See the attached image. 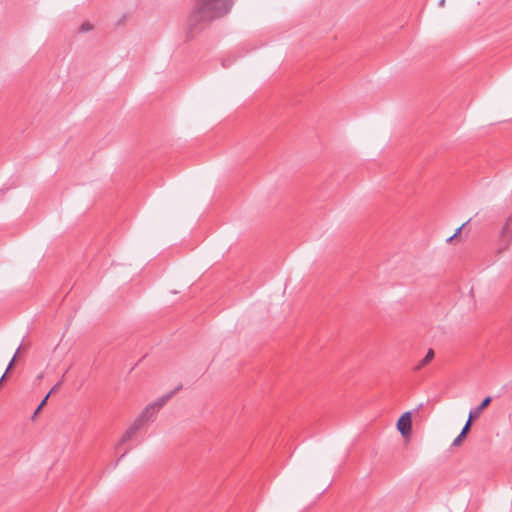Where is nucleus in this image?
Returning a JSON list of instances; mask_svg holds the SVG:
<instances>
[{"instance_id": "19", "label": "nucleus", "mask_w": 512, "mask_h": 512, "mask_svg": "<svg viewBox=\"0 0 512 512\" xmlns=\"http://www.w3.org/2000/svg\"><path fill=\"white\" fill-rule=\"evenodd\" d=\"M438 5L443 7L445 5V0H439Z\"/></svg>"}, {"instance_id": "15", "label": "nucleus", "mask_w": 512, "mask_h": 512, "mask_svg": "<svg viewBox=\"0 0 512 512\" xmlns=\"http://www.w3.org/2000/svg\"><path fill=\"white\" fill-rule=\"evenodd\" d=\"M234 62V58H224L222 59V66L224 68H228L231 66V64Z\"/></svg>"}, {"instance_id": "17", "label": "nucleus", "mask_w": 512, "mask_h": 512, "mask_svg": "<svg viewBox=\"0 0 512 512\" xmlns=\"http://www.w3.org/2000/svg\"><path fill=\"white\" fill-rule=\"evenodd\" d=\"M471 221V219L467 220L465 223H463L459 228L456 229L455 233L453 234L455 237L461 232L462 228Z\"/></svg>"}, {"instance_id": "20", "label": "nucleus", "mask_w": 512, "mask_h": 512, "mask_svg": "<svg viewBox=\"0 0 512 512\" xmlns=\"http://www.w3.org/2000/svg\"><path fill=\"white\" fill-rule=\"evenodd\" d=\"M454 238H455V236H454V235H452L451 237H449V238L447 239V242H451V241H453V239H454Z\"/></svg>"}, {"instance_id": "13", "label": "nucleus", "mask_w": 512, "mask_h": 512, "mask_svg": "<svg viewBox=\"0 0 512 512\" xmlns=\"http://www.w3.org/2000/svg\"><path fill=\"white\" fill-rule=\"evenodd\" d=\"M93 29V26L88 23V22H84L80 27H79V32L80 33H85V32H88L90 30Z\"/></svg>"}, {"instance_id": "18", "label": "nucleus", "mask_w": 512, "mask_h": 512, "mask_svg": "<svg viewBox=\"0 0 512 512\" xmlns=\"http://www.w3.org/2000/svg\"><path fill=\"white\" fill-rule=\"evenodd\" d=\"M60 387V382L56 383L52 389L49 391V396L51 395V393H53L54 391H56L58 388Z\"/></svg>"}, {"instance_id": "7", "label": "nucleus", "mask_w": 512, "mask_h": 512, "mask_svg": "<svg viewBox=\"0 0 512 512\" xmlns=\"http://www.w3.org/2000/svg\"><path fill=\"white\" fill-rule=\"evenodd\" d=\"M155 414H156V412H154L153 409L150 408V405H147L146 408L141 412V414L135 420H140L141 426L143 427L146 422L153 419Z\"/></svg>"}, {"instance_id": "10", "label": "nucleus", "mask_w": 512, "mask_h": 512, "mask_svg": "<svg viewBox=\"0 0 512 512\" xmlns=\"http://www.w3.org/2000/svg\"><path fill=\"white\" fill-rule=\"evenodd\" d=\"M21 349V346H19L14 354V356L12 357V359L10 360L7 368H6V371L4 372V374L2 375V377L0 378V384L2 383V381L5 379L6 375L8 374V372L12 369L14 363H15V360H16V357H17V354L19 353Z\"/></svg>"}, {"instance_id": "3", "label": "nucleus", "mask_w": 512, "mask_h": 512, "mask_svg": "<svg viewBox=\"0 0 512 512\" xmlns=\"http://www.w3.org/2000/svg\"><path fill=\"white\" fill-rule=\"evenodd\" d=\"M181 389H182V385L180 384L177 387H175V389H173L172 391H170L167 394L161 396L156 401L150 403L149 404L150 408H152L153 411L157 413L166 404V402L168 400H170Z\"/></svg>"}, {"instance_id": "2", "label": "nucleus", "mask_w": 512, "mask_h": 512, "mask_svg": "<svg viewBox=\"0 0 512 512\" xmlns=\"http://www.w3.org/2000/svg\"><path fill=\"white\" fill-rule=\"evenodd\" d=\"M397 429L403 437H408L412 430V413L404 412L397 421Z\"/></svg>"}, {"instance_id": "14", "label": "nucleus", "mask_w": 512, "mask_h": 512, "mask_svg": "<svg viewBox=\"0 0 512 512\" xmlns=\"http://www.w3.org/2000/svg\"><path fill=\"white\" fill-rule=\"evenodd\" d=\"M466 438V436H463L462 433H459V435L454 439L452 442V446L456 447L460 445V443Z\"/></svg>"}, {"instance_id": "1", "label": "nucleus", "mask_w": 512, "mask_h": 512, "mask_svg": "<svg viewBox=\"0 0 512 512\" xmlns=\"http://www.w3.org/2000/svg\"><path fill=\"white\" fill-rule=\"evenodd\" d=\"M232 7L231 0H196L187 20L186 38L193 39L213 21L227 15Z\"/></svg>"}, {"instance_id": "12", "label": "nucleus", "mask_w": 512, "mask_h": 512, "mask_svg": "<svg viewBox=\"0 0 512 512\" xmlns=\"http://www.w3.org/2000/svg\"><path fill=\"white\" fill-rule=\"evenodd\" d=\"M49 398V394H47L44 399L40 402V404L38 405V407L36 408L35 412H34V415H33V418L42 410V408L46 405L47 403V400Z\"/></svg>"}, {"instance_id": "16", "label": "nucleus", "mask_w": 512, "mask_h": 512, "mask_svg": "<svg viewBox=\"0 0 512 512\" xmlns=\"http://www.w3.org/2000/svg\"><path fill=\"white\" fill-rule=\"evenodd\" d=\"M129 452V449L128 450H125L124 453H122L119 458L115 461V463L113 464V468H115L118 463L127 455V453Z\"/></svg>"}, {"instance_id": "4", "label": "nucleus", "mask_w": 512, "mask_h": 512, "mask_svg": "<svg viewBox=\"0 0 512 512\" xmlns=\"http://www.w3.org/2000/svg\"><path fill=\"white\" fill-rule=\"evenodd\" d=\"M142 428L141 421L140 420H134V422L131 424V426L126 430V432L122 435L119 443L117 444L116 448H118L120 445L126 443L132 437Z\"/></svg>"}, {"instance_id": "6", "label": "nucleus", "mask_w": 512, "mask_h": 512, "mask_svg": "<svg viewBox=\"0 0 512 512\" xmlns=\"http://www.w3.org/2000/svg\"><path fill=\"white\" fill-rule=\"evenodd\" d=\"M155 414H156V412H154L153 409L150 408V405H147L146 408L141 412V414L135 420H140L141 426L143 427L146 422L153 419Z\"/></svg>"}, {"instance_id": "5", "label": "nucleus", "mask_w": 512, "mask_h": 512, "mask_svg": "<svg viewBox=\"0 0 512 512\" xmlns=\"http://www.w3.org/2000/svg\"><path fill=\"white\" fill-rule=\"evenodd\" d=\"M491 401L492 398L490 396L485 397L477 407L469 411V417L473 419L478 418L482 411L490 405Z\"/></svg>"}, {"instance_id": "9", "label": "nucleus", "mask_w": 512, "mask_h": 512, "mask_svg": "<svg viewBox=\"0 0 512 512\" xmlns=\"http://www.w3.org/2000/svg\"><path fill=\"white\" fill-rule=\"evenodd\" d=\"M500 236L504 239V241L506 242V245L508 246L510 244V242L512 241V229H511V226L509 223H506L501 231H500Z\"/></svg>"}, {"instance_id": "11", "label": "nucleus", "mask_w": 512, "mask_h": 512, "mask_svg": "<svg viewBox=\"0 0 512 512\" xmlns=\"http://www.w3.org/2000/svg\"><path fill=\"white\" fill-rule=\"evenodd\" d=\"M473 420H474L473 418L468 417V420L466 421L465 425L463 426V428L460 432V433H462L463 436H467V434L469 433Z\"/></svg>"}, {"instance_id": "8", "label": "nucleus", "mask_w": 512, "mask_h": 512, "mask_svg": "<svg viewBox=\"0 0 512 512\" xmlns=\"http://www.w3.org/2000/svg\"><path fill=\"white\" fill-rule=\"evenodd\" d=\"M434 358V351L433 349H429L426 356L414 366L415 371L421 370L424 366H426L428 363H430Z\"/></svg>"}]
</instances>
